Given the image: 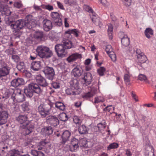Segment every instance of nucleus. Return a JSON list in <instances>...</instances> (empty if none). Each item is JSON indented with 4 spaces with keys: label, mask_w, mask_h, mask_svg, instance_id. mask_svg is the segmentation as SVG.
<instances>
[{
    "label": "nucleus",
    "mask_w": 156,
    "mask_h": 156,
    "mask_svg": "<svg viewBox=\"0 0 156 156\" xmlns=\"http://www.w3.org/2000/svg\"><path fill=\"white\" fill-rule=\"evenodd\" d=\"M52 96L49 97L45 99V103L43 105L41 104L38 107V110L39 113L43 117H45L51 113V109L53 108V106L54 103L52 102L51 99H53ZM58 102H57L55 104V107L58 108Z\"/></svg>",
    "instance_id": "1"
},
{
    "label": "nucleus",
    "mask_w": 156,
    "mask_h": 156,
    "mask_svg": "<svg viewBox=\"0 0 156 156\" xmlns=\"http://www.w3.org/2000/svg\"><path fill=\"white\" fill-rule=\"evenodd\" d=\"M10 97L9 100H12V103L14 104L16 102H21L25 100L24 95L21 93L20 89L13 90L10 89L5 92L2 96L3 98L6 99Z\"/></svg>",
    "instance_id": "2"
},
{
    "label": "nucleus",
    "mask_w": 156,
    "mask_h": 156,
    "mask_svg": "<svg viewBox=\"0 0 156 156\" xmlns=\"http://www.w3.org/2000/svg\"><path fill=\"white\" fill-rule=\"evenodd\" d=\"M38 55L42 58H48L53 55L52 52L48 47L44 45L38 46L36 49Z\"/></svg>",
    "instance_id": "3"
},
{
    "label": "nucleus",
    "mask_w": 156,
    "mask_h": 156,
    "mask_svg": "<svg viewBox=\"0 0 156 156\" xmlns=\"http://www.w3.org/2000/svg\"><path fill=\"white\" fill-rule=\"evenodd\" d=\"M72 45V42L69 40L63 39L61 43L59 44V49H60V47L62 48L60 50V53H59V57H65L66 54V53L64 52L65 49L71 48Z\"/></svg>",
    "instance_id": "4"
},
{
    "label": "nucleus",
    "mask_w": 156,
    "mask_h": 156,
    "mask_svg": "<svg viewBox=\"0 0 156 156\" xmlns=\"http://www.w3.org/2000/svg\"><path fill=\"white\" fill-rule=\"evenodd\" d=\"M9 25H10L11 28L13 30V32L16 33L26 26V22L23 20H20L16 22L10 21Z\"/></svg>",
    "instance_id": "5"
},
{
    "label": "nucleus",
    "mask_w": 156,
    "mask_h": 156,
    "mask_svg": "<svg viewBox=\"0 0 156 156\" xmlns=\"http://www.w3.org/2000/svg\"><path fill=\"white\" fill-rule=\"evenodd\" d=\"M34 128L33 123L30 122L27 123L26 125H23L20 126V131L24 135H27L30 134Z\"/></svg>",
    "instance_id": "6"
},
{
    "label": "nucleus",
    "mask_w": 156,
    "mask_h": 156,
    "mask_svg": "<svg viewBox=\"0 0 156 156\" xmlns=\"http://www.w3.org/2000/svg\"><path fill=\"white\" fill-rule=\"evenodd\" d=\"M3 106L0 102V125L5 124L7 121L8 114L7 111H2Z\"/></svg>",
    "instance_id": "7"
},
{
    "label": "nucleus",
    "mask_w": 156,
    "mask_h": 156,
    "mask_svg": "<svg viewBox=\"0 0 156 156\" xmlns=\"http://www.w3.org/2000/svg\"><path fill=\"white\" fill-rule=\"evenodd\" d=\"M10 69L7 66H5L0 68V79L5 81L6 76L9 73Z\"/></svg>",
    "instance_id": "8"
},
{
    "label": "nucleus",
    "mask_w": 156,
    "mask_h": 156,
    "mask_svg": "<svg viewBox=\"0 0 156 156\" xmlns=\"http://www.w3.org/2000/svg\"><path fill=\"white\" fill-rule=\"evenodd\" d=\"M46 77L48 79L52 80L55 75L53 69L51 67H46L43 71Z\"/></svg>",
    "instance_id": "9"
},
{
    "label": "nucleus",
    "mask_w": 156,
    "mask_h": 156,
    "mask_svg": "<svg viewBox=\"0 0 156 156\" xmlns=\"http://www.w3.org/2000/svg\"><path fill=\"white\" fill-rule=\"evenodd\" d=\"M24 81L23 79L21 77H18L12 80L11 82V85L15 87H20L23 85Z\"/></svg>",
    "instance_id": "10"
},
{
    "label": "nucleus",
    "mask_w": 156,
    "mask_h": 156,
    "mask_svg": "<svg viewBox=\"0 0 156 156\" xmlns=\"http://www.w3.org/2000/svg\"><path fill=\"white\" fill-rule=\"evenodd\" d=\"M34 18V17L32 15H29L26 16L25 20H23L26 22V26L29 27V28H32L33 27L32 25H34L35 23Z\"/></svg>",
    "instance_id": "11"
},
{
    "label": "nucleus",
    "mask_w": 156,
    "mask_h": 156,
    "mask_svg": "<svg viewBox=\"0 0 156 156\" xmlns=\"http://www.w3.org/2000/svg\"><path fill=\"white\" fill-rule=\"evenodd\" d=\"M35 78L37 82L41 86L45 87L48 86V83L46 82L45 79L41 75H36Z\"/></svg>",
    "instance_id": "12"
},
{
    "label": "nucleus",
    "mask_w": 156,
    "mask_h": 156,
    "mask_svg": "<svg viewBox=\"0 0 156 156\" xmlns=\"http://www.w3.org/2000/svg\"><path fill=\"white\" fill-rule=\"evenodd\" d=\"M82 79L84 80V84L85 85L87 86L90 84L92 80L91 74L89 72L85 73L84 74V77Z\"/></svg>",
    "instance_id": "13"
},
{
    "label": "nucleus",
    "mask_w": 156,
    "mask_h": 156,
    "mask_svg": "<svg viewBox=\"0 0 156 156\" xmlns=\"http://www.w3.org/2000/svg\"><path fill=\"white\" fill-rule=\"evenodd\" d=\"M50 145L49 140L48 139H46L43 140L40 142L37 146V148L38 150H41L44 147H50Z\"/></svg>",
    "instance_id": "14"
},
{
    "label": "nucleus",
    "mask_w": 156,
    "mask_h": 156,
    "mask_svg": "<svg viewBox=\"0 0 156 156\" xmlns=\"http://www.w3.org/2000/svg\"><path fill=\"white\" fill-rule=\"evenodd\" d=\"M42 23L43 28L45 31H48L52 28V23L50 20L45 19L43 21Z\"/></svg>",
    "instance_id": "15"
},
{
    "label": "nucleus",
    "mask_w": 156,
    "mask_h": 156,
    "mask_svg": "<svg viewBox=\"0 0 156 156\" xmlns=\"http://www.w3.org/2000/svg\"><path fill=\"white\" fill-rule=\"evenodd\" d=\"M47 121L51 125L54 126H56L58 123V118L53 116H49L47 119Z\"/></svg>",
    "instance_id": "16"
},
{
    "label": "nucleus",
    "mask_w": 156,
    "mask_h": 156,
    "mask_svg": "<svg viewBox=\"0 0 156 156\" xmlns=\"http://www.w3.org/2000/svg\"><path fill=\"white\" fill-rule=\"evenodd\" d=\"M141 55H137V58L138 60V65L139 66L143 67L142 64L144 63L147 60V58L144 54Z\"/></svg>",
    "instance_id": "17"
},
{
    "label": "nucleus",
    "mask_w": 156,
    "mask_h": 156,
    "mask_svg": "<svg viewBox=\"0 0 156 156\" xmlns=\"http://www.w3.org/2000/svg\"><path fill=\"white\" fill-rule=\"evenodd\" d=\"M70 135L71 133L68 130H66L64 131L61 136L62 140L61 143L64 144L68 140Z\"/></svg>",
    "instance_id": "18"
},
{
    "label": "nucleus",
    "mask_w": 156,
    "mask_h": 156,
    "mask_svg": "<svg viewBox=\"0 0 156 156\" xmlns=\"http://www.w3.org/2000/svg\"><path fill=\"white\" fill-rule=\"evenodd\" d=\"M81 58V54L76 53L72 54L69 56L67 58L66 60L69 62H71L75 61L78 58Z\"/></svg>",
    "instance_id": "19"
},
{
    "label": "nucleus",
    "mask_w": 156,
    "mask_h": 156,
    "mask_svg": "<svg viewBox=\"0 0 156 156\" xmlns=\"http://www.w3.org/2000/svg\"><path fill=\"white\" fill-rule=\"evenodd\" d=\"M30 88L34 92L37 94L40 93L41 91V88L38 84L36 83H32L29 85Z\"/></svg>",
    "instance_id": "20"
},
{
    "label": "nucleus",
    "mask_w": 156,
    "mask_h": 156,
    "mask_svg": "<svg viewBox=\"0 0 156 156\" xmlns=\"http://www.w3.org/2000/svg\"><path fill=\"white\" fill-rule=\"evenodd\" d=\"M83 73V70L81 68H79L78 66L74 68L72 70V73L75 77H79Z\"/></svg>",
    "instance_id": "21"
},
{
    "label": "nucleus",
    "mask_w": 156,
    "mask_h": 156,
    "mask_svg": "<svg viewBox=\"0 0 156 156\" xmlns=\"http://www.w3.org/2000/svg\"><path fill=\"white\" fill-rule=\"evenodd\" d=\"M30 67L31 69L35 71L39 70L41 67L40 61L33 62L31 64Z\"/></svg>",
    "instance_id": "22"
},
{
    "label": "nucleus",
    "mask_w": 156,
    "mask_h": 156,
    "mask_svg": "<svg viewBox=\"0 0 156 156\" xmlns=\"http://www.w3.org/2000/svg\"><path fill=\"white\" fill-rule=\"evenodd\" d=\"M94 14L95 13H94L93 14L92 16H91L92 21L96 25L99 26L100 27H101L102 24L101 23L99 18L97 17Z\"/></svg>",
    "instance_id": "23"
},
{
    "label": "nucleus",
    "mask_w": 156,
    "mask_h": 156,
    "mask_svg": "<svg viewBox=\"0 0 156 156\" xmlns=\"http://www.w3.org/2000/svg\"><path fill=\"white\" fill-rule=\"evenodd\" d=\"M121 41L123 45L128 48V46L130 44V41L127 35H124L123 37L122 38Z\"/></svg>",
    "instance_id": "24"
},
{
    "label": "nucleus",
    "mask_w": 156,
    "mask_h": 156,
    "mask_svg": "<svg viewBox=\"0 0 156 156\" xmlns=\"http://www.w3.org/2000/svg\"><path fill=\"white\" fill-rule=\"evenodd\" d=\"M27 118L25 115H20L16 118V120L20 123L23 124L27 121Z\"/></svg>",
    "instance_id": "25"
},
{
    "label": "nucleus",
    "mask_w": 156,
    "mask_h": 156,
    "mask_svg": "<svg viewBox=\"0 0 156 156\" xmlns=\"http://www.w3.org/2000/svg\"><path fill=\"white\" fill-rule=\"evenodd\" d=\"M78 131L80 134H85L88 133L87 129L84 125L80 124L78 125Z\"/></svg>",
    "instance_id": "26"
},
{
    "label": "nucleus",
    "mask_w": 156,
    "mask_h": 156,
    "mask_svg": "<svg viewBox=\"0 0 156 156\" xmlns=\"http://www.w3.org/2000/svg\"><path fill=\"white\" fill-rule=\"evenodd\" d=\"M41 131L43 132L46 135H49L52 134L53 130L51 126L45 127L41 129Z\"/></svg>",
    "instance_id": "27"
},
{
    "label": "nucleus",
    "mask_w": 156,
    "mask_h": 156,
    "mask_svg": "<svg viewBox=\"0 0 156 156\" xmlns=\"http://www.w3.org/2000/svg\"><path fill=\"white\" fill-rule=\"evenodd\" d=\"M146 37L148 38H150L153 35V31L150 28H147L144 31Z\"/></svg>",
    "instance_id": "28"
},
{
    "label": "nucleus",
    "mask_w": 156,
    "mask_h": 156,
    "mask_svg": "<svg viewBox=\"0 0 156 156\" xmlns=\"http://www.w3.org/2000/svg\"><path fill=\"white\" fill-rule=\"evenodd\" d=\"M51 16L53 21L58 24V13L56 12H51Z\"/></svg>",
    "instance_id": "29"
},
{
    "label": "nucleus",
    "mask_w": 156,
    "mask_h": 156,
    "mask_svg": "<svg viewBox=\"0 0 156 156\" xmlns=\"http://www.w3.org/2000/svg\"><path fill=\"white\" fill-rule=\"evenodd\" d=\"M24 92L27 97L30 98L32 97L34 93L29 86L28 88L24 89Z\"/></svg>",
    "instance_id": "30"
},
{
    "label": "nucleus",
    "mask_w": 156,
    "mask_h": 156,
    "mask_svg": "<svg viewBox=\"0 0 156 156\" xmlns=\"http://www.w3.org/2000/svg\"><path fill=\"white\" fill-rule=\"evenodd\" d=\"M70 85L72 87H73L75 89L77 90L79 89V83L77 80L74 79L70 82Z\"/></svg>",
    "instance_id": "31"
},
{
    "label": "nucleus",
    "mask_w": 156,
    "mask_h": 156,
    "mask_svg": "<svg viewBox=\"0 0 156 156\" xmlns=\"http://www.w3.org/2000/svg\"><path fill=\"white\" fill-rule=\"evenodd\" d=\"M30 153L33 156H44V154L42 152L34 150L31 151Z\"/></svg>",
    "instance_id": "32"
},
{
    "label": "nucleus",
    "mask_w": 156,
    "mask_h": 156,
    "mask_svg": "<svg viewBox=\"0 0 156 156\" xmlns=\"http://www.w3.org/2000/svg\"><path fill=\"white\" fill-rule=\"evenodd\" d=\"M79 32L78 30L76 29H73L72 30H69L65 32V33L66 34H74L76 37L78 36V33Z\"/></svg>",
    "instance_id": "33"
},
{
    "label": "nucleus",
    "mask_w": 156,
    "mask_h": 156,
    "mask_svg": "<svg viewBox=\"0 0 156 156\" xmlns=\"http://www.w3.org/2000/svg\"><path fill=\"white\" fill-rule=\"evenodd\" d=\"M106 126L105 124L101 123H99L98 126H95L94 127V129H96V132L98 131H101L105 129Z\"/></svg>",
    "instance_id": "34"
},
{
    "label": "nucleus",
    "mask_w": 156,
    "mask_h": 156,
    "mask_svg": "<svg viewBox=\"0 0 156 156\" xmlns=\"http://www.w3.org/2000/svg\"><path fill=\"white\" fill-rule=\"evenodd\" d=\"M108 34L110 38L112 39V32L113 30V26L111 24H109L108 25Z\"/></svg>",
    "instance_id": "35"
},
{
    "label": "nucleus",
    "mask_w": 156,
    "mask_h": 156,
    "mask_svg": "<svg viewBox=\"0 0 156 156\" xmlns=\"http://www.w3.org/2000/svg\"><path fill=\"white\" fill-rule=\"evenodd\" d=\"M75 142H76V143H75L74 141H73L72 143V146L70 148V150L72 151H75L79 148L78 141H75Z\"/></svg>",
    "instance_id": "36"
},
{
    "label": "nucleus",
    "mask_w": 156,
    "mask_h": 156,
    "mask_svg": "<svg viewBox=\"0 0 156 156\" xmlns=\"http://www.w3.org/2000/svg\"><path fill=\"white\" fill-rule=\"evenodd\" d=\"M43 35L41 32H36L34 34V37L35 38L41 40L43 37Z\"/></svg>",
    "instance_id": "37"
},
{
    "label": "nucleus",
    "mask_w": 156,
    "mask_h": 156,
    "mask_svg": "<svg viewBox=\"0 0 156 156\" xmlns=\"http://www.w3.org/2000/svg\"><path fill=\"white\" fill-rule=\"evenodd\" d=\"M59 119L62 121H65L67 120L68 118L66 114L63 112L60 113L59 114Z\"/></svg>",
    "instance_id": "38"
},
{
    "label": "nucleus",
    "mask_w": 156,
    "mask_h": 156,
    "mask_svg": "<svg viewBox=\"0 0 156 156\" xmlns=\"http://www.w3.org/2000/svg\"><path fill=\"white\" fill-rule=\"evenodd\" d=\"M73 120L74 122L78 125L81 124L82 122V121L80 117L76 116H74L73 117Z\"/></svg>",
    "instance_id": "39"
},
{
    "label": "nucleus",
    "mask_w": 156,
    "mask_h": 156,
    "mask_svg": "<svg viewBox=\"0 0 156 156\" xmlns=\"http://www.w3.org/2000/svg\"><path fill=\"white\" fill-rule=\"evenodd\" d=\"M2 12V14L6 16H8L10 15L11 13L7 6H5L3 8Z\"/></svg>",
    "instance_id": "40"
},
{
    "label": "nucleus",
    "mask_w": 156,
    "mask_h": 156,
    "mask_svg": "<svg viewBox=\"0 0 156 156\" xmlns=\"http://www.w3.org/2000/svg\"><path fill=\"white\" fill-rule=\"evenodd\" d=\"M130 76L128 74H125L124 76V80L126 85H129L130 84Z\"/></svg>",
    "instance_id": "41"
},
{
    "label": "nucleus",
    "mask_w": 156,
    "mask_h": 156,
    "mask_svg": "<svg viewBox=\"0 0 156 156\" xmlns=\"http://www.w3.org/2000/svg\"><path fill=\"white\" fill-rule=\"evenodd\" d=\"M29 103L25 102L22 105V110L24 111H28L29 110Z\"/></svg>",
    "instance_id": "42"
},
{
    "label": "nucleus",
    "mask_w": 156,
    "mask_h": 156,
    "mask_svg": "<svg viewBox=\"0 0 156 156\" xmlns=\"http://www.w3.org/2000/svg\"><path fill=\"white\" fill-rule=\"evenodd\" d=\"M119 145L118 144L115 143H113L111 144L108 147L107 150H109L112 149L116 148L118 147Z\"/></svg>",
    "instance_id": "43"
},
{
    "label": "nucleus",
    "mask_w": 156,
    "mask_h": 156,
    "mask_svg": "<svg viewBox=\"0 0 156 156\" xmlns=\"http://www.w3.org/2000/svg\"><path fill=\"white\" fill-rule=\"evenodd\" d=\"M97 71L100 76H103L104 75V72L105 71V69L104 67H101L98 69Z\"/></svg>",
    "instance_id": "44"
},
{
    "label": "nucleus",
    "mask_w": 156,
    "mask_h": 156,
    "mask_svg": "<svg viewBox=\"0 0 156 156\" xmlns=\"http://www.w3.org/2000/svg\"><path fill=\"white\" fill-rule=\"evenodd\" d=\"M64 2L66 4H69L70 5H75L76 4V0H64Z\"/></svg>",
    "instance_id": "45"
},
{
    "label": "nucleus",
    "mask_w": 156,
    "mask_h": 156,
    "mask_svg": "<svg viewBox=\"0 0 156 156\" xmlns=\"http://www.w3.org/2000/svg\"><path fill=\"white\" fill-rule=\"evenodd\" d=\"M24 63L23 62H20L17 66V69L19 70H21L25 68Z\"/></svg>",
    "instance_id": "46"
},
{
    "label": "nucleus",
    "mask_w": 156,
    "mask_h": 156,
    "mask_svg": "<svg viewBox=\"0 0 156 156\" xmlns=\"http://www.w3.org/2000/svg\"><path fill=\"white\" fill-rule=\"evenodd\" d=\"M104 99L101 97L99 96L95 98L94 103H97L101 102H103L104 101Z\"/></svg>",
    "instance_id": "47"
},
{
    "label": "nucleus",
    "mask_w": 156,
    "mask_h": 156,
    "mask_svg": "<svg viewBox=\"0 0 156 156\" xmlns=\"http://www.w3.org/2000/svg\"><path fill=\"white\" fill-rule=\"evenodd\" d=\"M108 55L112 61L115 62L116 60V57L114 52H111V53H110Z\"/></svg>",
    "instance_id": "48"
},
{
    "label": "nucleus",
    "mask_w": 156,
    "mask_h": 156,
    "mask_svg": "<svg viewBox=\"0 0 156 156\" xmlns=\"http://www.w3.org/2000/svg\"><path fill=\"white\" fill-rule=\"evenodd\" d=\"M105 51L109 55L111 53V52H113L112 51V48L110 45H108L107 46L105 49Z\"/></svg>",
    "instance_id": "49"
},
{
    "label": "nucleus",
    "mask_w": 156,
    "mask_h": 156,
    "mask_svg": "<svg viewBox=\"0 0 156 156\" xmlns=\"http://www.w3.org/2000/svg\"><path fill=\"white\" fill-rule=\"evenodd\" d=\"M138 79L141 81H145L147 80V77L145 75L140 74L138 76Z\"/></svg>",
    "instance_id": "50"
},
{
    "label": "nucleus",
    "mask_w": 156,
    "mask_h": 156,
    "mask_svg": "<svg viewBox=\"0 0 156 156\" xmlns=\"http://www.w3.org/2000/svg\"><path fill=\"white\" fill-rule=\"evenodd\" d=\"M93 95L92 93L90 92H89L88 93L85 94L83 97V98L87 99L90 97H92Z\"/></svg>",
    "instance_id": "51"
},
{
    "label": "nucleus",
    "mask_w": 156,
    "mask_h": 156,
    "mask_svg": "<svg viewBox=\"0 0 156 156\" xmlns=\"http://www.w3.org/2000/svg\"><path fill=\"white\" fill-rule=\"evenodd\" d=\"M8 55H13L15 54V51L13 48H10L6 51Z\"/></svg>",
    "instance_id": "52"
},
{
    "label": "nucleus",
    "mask_w": 156,
    "mask_h": 156,
    "mask_svg": "<svg viewBox=\"0 0 156 156\" xmlns=\"http://www.w3.org/2000/svg\"><path fill=\"white\" fill-rule=\"evenodd\" d=\"M66 92L67 94L70 95H74L75 93L71 89H67L66 90Z\"/></svg>",
    "instance_id": "53"
},
{
    "label": "nucleus",
    "mask_w": 156,
    "mask_h": 156,
    "mask_svg": "<svg viewBox=\"0 0 156 156\" xmlns=\"http://www.w3.org/2000/svg\"><path fill=\"white\" fill-rule=\"evenodd\" d=\"M10 156H16L17 154V151L13 149L9 152Z\"/></svg>",
    "instance_id": "54"
},
{
    "label": "nucleus",
    "mask_w": 156,
    "mask_h": 156,
    "mask_svg": "<svg viewBox=\"0 0 156 156\" xmlns=\"http://www.w3.org/2000/svg\"><path fill=\"white\" fill-rule=\"evenodd\" d=\"M124 4L126 6H129L131 5V0H122Z\"/></svg>",
    "instance_id": "55"
},
{
    "label": "nucleus",
    "mask_w": 156,
    "mask_h": 156,
    "mask_svg": "<svg viewBox=\"0 0 156 156\" xmlns=\"http://www.w3.org/2000/svg\"><path fill=\"white\" fill-rule=\"evenodd\" d=\"M84 8L86 9V10L87 12H90L92 13V14L94 13L93 9L89 6L88 5H85L84 6Z\"/></svg>",
    "instance_id": "56"
},
{
    "label": "nucleus",
    "mask_w": 156,
    "mask_h": 156,
    "mask_svg": "<svg viewBox=\"0 0 156 156\" xmlns=\"http://www.w3.org/2000/svg\"><path fill=\"white\" fill-rule=\"evenodd\" d=\"M65 105L63 103L59 102V110L63 111L65 110Z\"/></svg>",
    "instance_id": "57"
},
{
    "label": "nucleus",
    "mask_w": 156,
    "mask_h": 156,
    "mask_svg": "<svg viewBox=\"0 0 156 156\" xmlns=\"http://www.w3.org/2000/svg\"><path fill=\"white\" fill-rule=\"evenodd\" d=\"M14 6L17 8H20L22 6V4L21 2H15L14 4Z\"/></svg>",
    "instance_id": "58"
},
{
    "label": "nucleus",
    "mask_w": 156,
    "mask_h": 156,
    "mask_svg": "<svg viewBox=\"0 0 156 156\" xmlns=\"http://www.w3.org/2000/svg\"><path fill=\"white\" fill-rule=\"evenodd\" d=\"M12 58L15 62H17L19 61V57L17 55H12Z\"/></svg>",
    "instance_id": "59"
},
{
    "label": "nucleus",
    "mask_w": 156,
    "mask_h": 156,
    "mask_svg": "<svg viewBox=\"0 0 156 156\" xmlns=\"http://www.w3.org/2000/svg\"><path fill=\"white\" fill-rule=\"evenodd\" d=\"M45 8L46 9L49 11L52 10L53 9V7L52 5H46L45 6Z\"/></svg>",
    "instance_id": "60"
},
{
    "label": "nucleus",
    "mask_w": 156,
    "mask_h": 156,
    "mask_svg": "<svg viewBox=\"0 0 156 156\" xmlns=\"http://www.w3.org/2000/svg\"><path fill=\"white\" fill-rule=\"evenodd\" d=\"M54 32L53 31H51L49 32L48 36L49 37L51 38H53L55 37V35L54 34Z\"/></svg>",
    "instance_id": "61"
},
{
    "label": "nucleus",
    "mask_w": 156,
    "mask_h": 156,
    "mask_svg": "<svg viewBox=\"0 0 156 156\" xmlns=\"http://www.w3.org/2000/svg\"><path fill=\"white\" fill-rule=\"evenodd\" d=\"M52 85L54 88H57L58 87V83L57 82H54L52 83Z\"/></svg>",
    "instance_id": "62"
},
{
    "label": "nucleus",
    "mask_w": 156,
    "mask_h": 156,
    "mask_svg": "<svg viewBox=\"0 0 156 156\" xmlns=\"http://www.w3.org/2000/svg\"><path fill=\"white\" fill-rule=\"evenodd\" d=\"M55 49L57 55L58 56V44H57L55 46Z\"/></svg>",
    "instance_id": "63"
},
{
    "label": "nucleus",
    "mask_w": 156,
    "mask_h": 156,
    "mask_svg": "<svg viewBox=\"0 0 156 156\" xmlns=\"http://www.w3.org/2000/svg\"><path fill=\"white\" fill-rule=\"evenodd\" d=\"M68 19L67 18H65L64 19V23L65 27H69V24L67 22V20Z\"/></svg>",
    "instance_id": "64"
}]
</instances>
